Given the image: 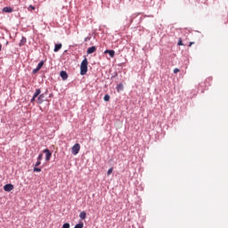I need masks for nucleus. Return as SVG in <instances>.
<instances>
[{"mask_svg":"<svg viewBox=\"0 0 228 228\" xmlns=\"http://www.w3.org/2000/svg\"><path fill=\"white\" fill-rule=\"evenodd\" d=\"M88 72V59L85 58L80 64V75L85 76Z\"/></svg>","mask_w":228,"mask_h":228,"instance_id":"nucleus-1","label":"nucleus"},{"mask_svg":"<svg viewBox=\"0 0 228 228\" xmlns=\"http://www.w3.org/2000/svg\"><path fill=\"white\" fill-rule=\"evenodd\" d=\"M79 151H81V144L76 143L71 148V153L73 156H77V154H79Z\"/></svg>","mask_w":228,"mask_h":228,"instance_id":"nucleus-2","label":"nucleus"},{"mask_svg":"<svg viewBox=\"0 0 228 228\" xmlns=\"http://www.w3.org/2000/svg\"><path fill=\"white\" fill-rule=\"evenodd\" d=\"M43 152L45 154V159L46 161H51V157L53 156V153L48 149H45L43 151Z\"/></svg>","mask_w":228,"mask_h":228,"instance_id":"nucleus-3","label":"nucleus"},{"mask_svg":"<svg viewBox=\"0 0 228 228\" xmlns=\"http://www.w3.org/2000/svg\"><path fill=\"white\" fill-rule=\"evenodd\" d=\"M4 191H12L13 190V184L12 183H7L4 186Z\"/></svg>","mask_w":228,"mask_h":228,"instance_id":"nucleus-4","label":"nucleus"},{"mask_svg":"<svg viewBox=\"0 0 228 228\" xmlns=\"http://www.w3.org/2000/svg\"><path fill=\"white\" fill-rule=\"evenodd\" d=\"M60 76L63 81L69 79V75L67 74V71H61Z\"/></svg>","mask_w":228,"mask_h":228,"instance_id":"nucleus-5","label":"nucleus"},{"mask_svg":"<svg viewBox=\"0 0 228 228\" xmlns=\"http://www.w3.org/2000/svg\"><path fill=\"white\" fill-rule=\"evenodd\" d=\"M97 51V48L95 46L89 47L87 49V54H94Z\"/></svg>","mask_w":228,"mask_h":228,"instance_id":"nucleus-6","label":"nucleus"},{"mask_svg":"<svg viewBox=\"0 0 228 228\" xmlns=\"http://www.w3.org/2000/svg\"><path fill=\"white\" fill-rule=\"evenodd\" d=\"M44 99H45V94H40L37 98L38 104H42V102H44Z\"/></svg>","mask_w":228,"mask_h":228,"instance_id":"nucleus-7","label":"nucleus"},{"mask_svg":"<svg viewBox=\"0 0 228 228\" xmlns=\"http://www.w3.org/2000/svg\"><path fill=\"white\" fill-rule=\"evenodd\" d=\"M105 54H110V58H115V52L113 50H106Z\"/></svg>","mask_w":228,"mask_h":228,"instance_id":"nucleus-8","label":"nucleus"},{"mask_svg":"<svg viewBox=\"0 0 228 228\" xmlns=\"http://www.w3.org/2000/svg\"><path fill=\"white\" fill-rule=\"evenodd\" d=\"M3 12L4 13H12V12H13V9L12 7H4Z\"/></svg>","mask_w":228,"mask_h":228,"instance_id":"nucleus-9","label":"nucleus"},{"mask_svg":"<svg viewBox=\"0 0 228 228\" xmlns=\"http://www.w3.org/2000/svg\"><path fill=\"white\" fill-rule=\"evenodd\" d=\"M61 47H62V45H61V44H57V45H55L54 49H53V52H54V53H58V51H60V49H61Z\"/></svg>","mask_w":228,"mask_h":228,"instance_id":"nucleus-10","label":"nucleus"},{"mask_svg":"<svg viewBox=\"0 0 228 228\" xmlns=\"http://www.w3.org/2000/svg\"><path fill=\"white\" fill-rule=\"evenodd\" d=\"M79 218H81V220H85V219L86 218V212L82 211V212L79 214Z\"/></svg>","mask_w":228,"mask_h":228,"instance_id":"nucleus-11","label":"nucleus"},{"mask_svg":"<svg viewBox=\"0 0 228 228\" xmlns=\"http://www.w3.org/2000/svg\"><path fill=\"white\" fill-rule=\"evenodd\" d=\"M116 89H117V92H122V90H124V85L122 84L118 85Z\"/></svg>","mask_w":228,"mask_h":228,"instance_id":"nucleus-12","label":"nucleus"},{"mask_svg":"<svg viewBox=\"0 0 228 228\" xmlns=\"http://www.w3.org/2000/svg\"><path fill=\"white\" fill-rule=\"evenodd\" d=\"M40 94H42V90L37 89V90H36V93L34 94V98H35V97H37L38 95H40Z\"/></svg>","mask_w":228,"mask_h":228,"instance_id":"nucleus-13","label":"nucleus"},{"mask_svg":"<svg viewBox=\"0 0 228 228\" xmlns=\"http://www.w3.org/2000/svg\"><path fill=\"white\" fill-rule=\"evenodd\" d=\"M110 99V94H105L103 97V101H105V102H108Z\"/></svg>","mask_w":228,"mask_h":228,"instance_id":"nucleus-14","label":"nucleus"},{"mask_svg":"<svg viewBox=\"0 0 228 228\" xmlns=\"http://www.w3.org/2000/svg\"><path fill=\"white\" fill-rule=\"evenodd\" d=\"M42 67H44V61H41L38 65H37V69L40 70V69H42Z\"/></svg>","mask_w":228,"mask_h":228,"instance_id":"nucleus-15","label":"nucleus"},{"mask_svg":"<svg viewBox=\"0 0 228 228\" xmlns=\"http://www.w3.org/2000/svg\"><path fill=\"white\" fill-rule=\"evenodd\" d=\"M33 172H42V168L37 167L35 166V167H34V169H33Z\"/></svg>","mask_w":228,"mask_h":228,"instance_id":"nucleus-16","label":"nucleus"},{"mask_svg":"<svg viewBox=\"0 0 228 228\" xmlns=\"http://www.w3.org/2000/svg\"><path fill=\"white\" fill-rule=\"evenodd\" d=\"M111 174H113V167H110L108 172H107V175H111Z\"/></svg>","mask_w":228,"mask_h":228,"instance_id":"nucleus-17","label":"nucleus"},{"mask_svg":"<svg viewBox=\"0 0 228 228\" xmlns=\"http://www.w3.org/2000/svg\"><path fill=\"white\" fill-rule=\"evenodd\" d=\"M43 158H44V154L40 153L37 157V160L42 161Z\"/></svg>","mask_w":228,"mask_h":228,"instance_id":"nucleus-18","label":"nucleus"},{"mask_svg":"<svg viewBox=\"0 0 228 228\" xmlns=\"http://www.w3.org/2000/svg\"><path fill=\"white\" fill-rule=\"evenodd\" d=\"M62 228H70V224L66 223L62 225Z\"/></svg>","mask_w":228,"mask_h":228,"instance_id":"nucleus-19","label":"nucleus"},{"mask_svg":"<svg viewBox=\"0 0 228 228\" xmlns=\"http://www.w3.org/2000/svg\"><path fill=\"white\" fill-rule=\"evenodd\" d=\"M40 165H42V162H41V160L37 159V161L35 164V167H40Z\"/></svg>","mask_w":228,"mask_h":228,"instance_id":"nucleus-20","label":"nucleus"},{"mask_svg":"<svg viewBox=\"0 0 228 228\" xmlns=\"http://www.w3.org/2000/svg\"><path fill=\"white\" fill-rule=\"evenodd\" d=\"M178 45H184L183 44V39H182V38L179 39V41H178Z\"/></svg>","mask_w":228,"mask_h":228,"instance_id":"nucleus-21","label":"nucleus"},{"mask_svg":"<svg viewBox=\"0 0 228 228\" xmlns=\"http://www.w3.org/2000/svg\"><path fill=\"white\" fill-rule=\"evenodd\" d=\"M178 72H180V69H177V68H175V69H174V74H177Z\"/></svg>","mask_w":228,"mask_h":228,"instance_id":"nucleus-22","label":"nucleus"},{"mask_svg":"<svg viewBox=\"0 0 228 228\" xmlns=\"http://www.w3.org/2000/svg\"><path fill=\"white\" fill-rule=\"evenodd\" d=\"M38 70H40V69L37 68V69H34L32 72H33V74H37V72H38Z\"/></svg>","mask_w":228,"mask_h":228,"instance_id":"nucleus-23","label":"nucleus"},{"mask_svg":"<svg viewBox=\"0 0 228 228\" xmlns=\"http://www.w3.org/2000/svg\"><path fill=\"white\" fill-rule=\"evenodd\" d=\"M37 99V97L33 96L32 99L30 100L31 102H35V100Z\"/></svg>","mask_w":228,"mask_h":228,"instance_id":"nucleus-24","label":"nucleus"},{"mask_svg":"<svg viewBox=\"0 0 228 228\" xmlns=\"http://www.w3.org/2000/svg\"><path fill=\"white\" fill-rule=\"evenodd\" d=\"M90 38H91L90 37H86L85 42H88V40H90Z\"/></svg>","mask_w":228,"mask_h":228,"instance_id":"nucleus-25","label":"nucleus"},{"mask_svg":"<svg viewBox=\"0 0 228 228\" xmlns=\"http://www.w3.org/2000/svg\"><path fill=\"white\" fill-rule=\"evenodd\" d=\"M29 8H31L32 10H35V9H36L35 6H33V5H29V6H28V10H29Z\"/></svg>","mask_w":228,"mask_h":228,"instance_id":"nucleus-26","label":"nucleus"},{"mask_svg":"<svg viewBox=\"0 0 228 228\" xmlns=\"http://www.w3.org/2000/svg\"><path fill=\"white\" fill-rule=\"evenodd\" d=\"M193 44H195V42H191V43L189 44V47H191V45H193Z\"/></svg>","mask_w":228,"mask_h":228,"instance_id":"nucleus-27","label":"nucleus"},{"mask_svg":"<svg viewBox=\"0 0 228 228\" xmlns=\"http://www.w3.org/2000/svg\"><path fill=\"white\" fill-rule=\"evenodd\" d=\"M1 49H3V45L0 44V51H1Z\"/></svg>","mask_w":228,"mask_h":228,"instance_id":"nucleus-28","label":"nucleus"}]
</instances>
